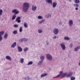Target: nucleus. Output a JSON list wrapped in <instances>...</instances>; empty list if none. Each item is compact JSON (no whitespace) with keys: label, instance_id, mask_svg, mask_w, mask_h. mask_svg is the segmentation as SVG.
<instances>
[{"label":"nucleus","instance_id":"nucleus-1","mask_svg":"<svg viewBox=\"0 0 80 80\" xmlns=\"http://www.w3.org/2000/svg\"><path fill=\"white\" fill-rule=\"evenodd\" d=\"M30 4L28 2H26L23 3L22 10L23 12H27L29 8Z\"/></svg>","mask_w":80,"mask_h":80},{"label":"nucleus","instance_id":"nucleus-2","mask_svg":"<svg viewBox=\"0 0 80 80\" xmlns=\"http://www.w3.org/2000/svg\"><path fill=\"white\" fill-rule=\"evenodd\" d=\"M46 59L48 61H52L53 60V57L52 55L49 53H48L46 56Z\"/></svg>","mask_w":80,"mask_h":80},{"label":"nucleus","instance_id":"nucleus-3","mask_svg":"<svg viewBox=\"0 0 80 80\" xmlns=\"http://www.w3.org/2000/svg\"><path fill=\"white\" fill-rule=\"evenodd\" d=\"M68 73L67 72L63 73V71H61L60 72L59 75H61L62 77L64 78L65 77H67Z\"/></svg>","mask_w":80,"mask_h":80},{"label":"nucleus","instance_id":"nucleus-4","mask_svg":"<svg viewBox=\"0 0 80 80\" xmlns=\"http://www.w3.org/2000/svg\"><path fill=\"white\" fill-rule=\"evenodd\" d=\"M60 45L62 50H65L66 49V47H65V43L62 42L60 43Z\"/></svg>","mask_w":80,"mask_h":80},{"label":"nucleus","instance_id":"nucleus-5","mask_svg":"<svg viewBox=\"0 0 80 80\" xmlns=\"http://www.w3.org/2000/svg\"><path fill=\"white\" fill-rule=\"evenodd\" d=\"M58 29L57 28H55L53 30V32L55 35H57L58 33Z\"/></svg>","mask_w":80,"mask_h":80},{"label":"nucleus","instance_id":"nucleus-6","mask_svg":"<svg viewBox=\"0 0 80 80\" xmlns=\"http://www.w3.org/2000/svg\"><path fill=\"white\" fill-rule=\"evenodd\" d=\"M12 12L13 13H15V15L16 14H18V13H19V11L16 9H14L12 10Z\"/></svg>","mask_w":80,"mask_h":80},{"label":"nucleus","instance_id":"nucleus-7","mask_svg":"<svg viewBox=\"0 0 80 80\" xmlns=\"http://www.w3.org/2000/svg\"><path fill=\"white\" fill-rule=\"evenodd\" d=\"M74 7L75 8V10H78V7H79V5L77 4H74Z\"/></svg>","mask_w":80,"mask_h":80},{"label":"nucleus","instance_id":"nucleus-8","mask_svg":"<svg viewBox=\"0 0 80 80\" xmlns=\"http://www.w3.org/2000/svg\"><path fill=\"white\" fill-rule=\"evenodd\" d=\"M68 24L69 26H72L73 24V20H70L69 21Z\"/></svg>","mask_w":80,"mask_h":80},{"label":"nucleus","instance_id":"nucleus-9","mask_svg":"<svg viewBox=\"0 0 80 80\" xmlns=\"http://www.w3.org/2000/svg\"><path fill=\"white\" fill-rule=\"evenodd\" d=\"M52 5L53 8H55L57 7V2H54L52 3Z\"/></svg>","mask_w":80,"mask_h":80},{"label":"nucleus","instance_id":"nucleus-10","mask_svg":"<svg viewBox=\"0 0 80 80\" xmlns=\"http://www.w3.org/2000/svg\"><path fill=\"white\" fill-rule=\"evenodd\" d=\"M73 72H72L71 71L70 72H69L68 74H67V77H71V76H72V75H73Z\"/></svg>","mask_w":80,"mask_h":80},{"label":"nucleus","instance_id":"nucleus-11","mask_svg":"<svg viewBox=\"0 0 80 80\" xmlns=\"http://www.w3.org/2000/svg\"><path fill=\"white\" fill-rule=\"evenodd\" d=\"M37 6H35L33 5H32V11H35L36 10H37Z\"/></svg>","mask_w":80,"mask_h":80},{"label":"nucleus","instance_id":"nucleus-12","mask_svg":"<svg viewBox=\"0 0 80 80\" xmlns=\"http://www.w3.org/2000/svg\"><path fill=\"white\" fill-rule=\"evenodd\" d=\"M45 17L49 19L51 17V14L50 13H48L45 15Z\"/></svg>","mask_w":80,"mask_h":80},{"label":"nucleus","instance_id":"nucleus-13","mask_svg":"<svg viewBox=\"0 0 80 80\" xmlns=\"http://www.w3.org/2000/svg\"><path fill=\"white\" fill-rule=\"evenodd\" d=\"M16 45H17V42H14L11 45V48H15Z\"/></svg>","mask_w":80,"mask_h":80},{"label":"nucleus","instance_id":"nucleus-14","mask_svg":"<svg viewBox=\"0 0 80 80\" xmlns=\"http://www.w3.org/2000/svg\"><path fill=\"white\" fill-rule=\"evenodd\" d=\"M46 2L48 4H52V0H46Z\"/></svg>","mask_w":80,"mask_h":80},{"label":"nucleus","instance_id":"nucleus-15","mask_svg":"<svg viewBox=\"0 0 80 80\" xmlns=\"http://www.w3.org/2000/svg\"><path fill=\"white\" fill-rule=\"evenodd\" d=\"M6 59L7 60H8L10 61H12V58L9 56H7L6 57Z\"/></svg>","mask_w":80,"mask_h":80},{"label":"nucleus","instance_id":"nucleus-16","mask_svg":"<svg viewBox=\"0 0 80 80\" xmlns=\"http://www.w3.org/2000/svg\"><path fill=\"white\" fill-rule=\"evenodd\" d=\"M17 48L19 52H22V48L20 46H18Z\"/></svg>","mask_w":80,"mask_h":80},{"label":"nucleus","instance_id":"nucleus-17","mask_svg":"<svg viewBox=\"0 0 80 80\" xmlns=\"http://www.w3.org/2000/svg\"><path fill=\"white\" fill-rule=\"evenodd\" d=\"M48 75V74H47V73H45L43 74H42L41 75V78H43V77H46V76H47Z\"/></svg>","mask_w":80,"mask_h":80},{"label":"nucleus","instance_id":"nucleus-18","mask_svg":"<svg viewBox=\"0 0 80 80\" xmlns=\"http://www.w3.org/2000/svg\"><path fill=\"white\" fill-rule=\"evenodd\" d=\"M20 18H21L20 17H17L16 18V21H17L18 23H20V22H21V20H20Z\"/></svg>","mask_w":80,"mask_h":80},{"label":"nucleus","instance_id":"nucleus-19","mask_svg":"<svg viewBox=\"0 0 80 80\" xmlns=\"http://www.w3.org/2000/svg\"><path fill=\"white\" fill-rule=\"evenodd\" d=\"M38 33H42L43 32V29H38Z\"/></svg>","mask_w":80,"mask_h":80},{"label":"nucleus","instance_id":"nucleus-20","mask_svg":"<svg viewBox=\"0 0 80 80\" xmlns=\"http://www.w3.org/2000/svg\"><path fill=\"white\" fill-rule=\"evenodd\" d=\"M43 61L42 60H41L38 63V65H41L43 63Z\"/></svg>","mask_w":80,"mask_h":80},{"label":"nucleus","instance_id":"nucleus-21","mask_svg":"<svg viewBox=\"0 0 80 80\" xmlns=\"http://www.w3.org/2000/svg\"><path fill=\"white\" fill-rule=\"evenodd\" d=\"M33 61H30L28 62V63L27 64V65H32L33 63Z\"/></svg>","mask_w":80,"mask_h":80},{"label":"nucleus","instance_id":"nucleus-22","mask_svg":"<svg viewBox=\"0 0 80 80\" xmlns=\"http://www.w3.org/2000/svg\"><path fill=\"white\" fill-rule=\"evenodd\" d=\"M23 61H24V59L22 58H21L20 59L19 62L21 63H23Z\"/></svg>","mask_w":80,"mask_h":80},{"label":"nucleus","instance_id":"nucleus-23","mask_svg":"<svg viewBox=\"0 0 80 80\" xmlns=\"http://www.w3.org/2000/svg\"><path fill=\"white\" fill-rule=\"evenodd\" d=\"M64 39L65 40H69L70 39V38L68 36H66L64 38Z\"/></svg>","mask_w":80,"mask_h":80},{"label":"nucleus","instance_id":"nucleus-24","mask_svg":"<svg viewBox=\"0 0 80 80\" xmlns=\"http://www.w3.org/2000/svg\"><path fill=\"white\" fill-rule=\"evenodd\" d=\"M80 46H79L74 48V51L77 52V51H78V49H80Z\"/></svg>","mask_w":80,"mask_h":80},{"label":"nucleus","instance_id":"nucleus-25","mask_svg":"<svg viewBox=\"0 0 80 80\" xmlns=\"http://www.w3.org/2000/svg\"><path fill=\"white\" fill-rule=\"evenodd\" d=\"M4 38L6 39H7V38H8V34L5 33L4 35Z\"/></svg>","mask_w":80,"mask_h":80},{"label":"nucleus","instance_id":"nucleus-26","mask_svg":"<svg viewBox=\"0 0 80 80\" xmlns=\"http://www.w3.org/2000/svg\"><path fill=\"white\" fill-rule=\"evenodd\" d=\"M28 50V48L25 47L24 49V51L25 52H27Z\"/></svg>","mask_w":80,"mask_h":80},{"label":"nucleus","instance_id":"nucleus-27","mask_svg":"<svg viewBox=\"0 0 80 80\" xmlns=\"http://www.w3.org/2000/svg\"><path fill=\"white\" fill-rule=\"evenodd\" d=\"M74 1L76 3H80V0H74Z\"/></svg>","mask_w":80,"mask_h":80},{"label":"nucleus","instance_id":"nucleus-28","mask_svg":"<svg viewBox=\"0 0 80 80\" xmlns=\"http://www.w3.org/2000/svg\"><path fill=\"white\" fill-rule=\"evenodd\" d=\"M24 79L25 80H29L30 78H29V76H27Z\"/></svg>","mask_w":80,"mask_h":80},{"label":"nucleus","instance_id":"nucleus-29","mask_svg":"<svg viewBox=\"0 0 80 80\" xmlns=\"http://www.w3.org/2000/svg\"><path fill=\"white\" fill-rule=\"evenodd\" d=\"M38 18L39 20H41V19H43V17L42 16H39L38 17Z\"/></svg>","mask_w":80,"mask_h":80},{"label":"nucleus","instance_id":"nucleus-30","mask_svg":"<svg viewBox=\"0 0 80 80\" xmlns=\"http://www.w3.org/2000/svg\"><path fill=\"white\" fill-rule=\"evenodd\" d=\"M24 26L25 28H27L28 27V24L27 23H24Z\"/></svg>","mask_w":80,"mask_h":80},{"label":"nucleus","instance_id":"nucleus-31","mask_svg":"<svg viewBox=\"0 0 80 80\" xmlns=\"http://www.w3.org/2000/svg\"><path fill=\"white\" fill-rule=\"evenodd\" d=\"M5 33V32L4 31H1L0 32V35H3Z\"/></svg>","mask_w":80,"mask_h":80},{"label":"nucleus","instance_id":"nucleus-32","mask_svg":"<svg viewBox=\"0 0 80 80\" xmlns=\"http://www.w3.org/2000/svg\"><path fill=\"white\" fill-rule=\"evenodd\" d=\"M16 17H17V16L15 14L12 17V20H15Z\"/></svg>","mask_w":80,"mask_h":80},{"label":"nucleus","instance_id":"nucleus-33","mask_svg":"<svg viewBox=\"0 0 80 80\" xmlns=\"http://www.w3.org/2000/svg\"><path fill=\"white\" fill-rule=\"evenodd\" d=\"M45 21V20L43 19V20H42L41 21H39V23L41 24V23H43V22H44Z\"/></svg>","mask_w":80,"mask_h":80},{"label":"nucleus","instance_id":"nucleus-34","mask_svg":"<svg viewBox=\"0 0 80 80\" xmlns=\"http://www.w3.org/2000/svg\"><path fill=\"white\" fill-rule=\"evenodd\" d=\"M40 58L41 60H44V59L45 58V56H41Z\"/></svg>","mask_w":80,"mask_h":80},{"label":"nucleus","instance_id":"nucleus-35","mask_svg":"<svg viewBox=\"0 0 80 80\" xmlns=\"http://www.w3.org/2000/svg\"><path fill=\"white\" fill-rule=\"evenodd\" d=\"M60 76V75H58V76H56V77H53V78H58V77H59Z\"/></svg>","mask_w":80,"mask_h":80},{"label":"nucleus","instance_id":"nucleus-36","mask_svg":"<svg viewBox=\"0 0 80 80\" xmlns=\"http://www.w3.org/2000/svg\"><path fill=\"white\" fill-rule=\"evenodd\" d=\"M71 80H75V78L73 77V76H71L70 78Z\"/></svg>","mask_w":80,"mask_h":80},{"label":"nucleus","instance_id":"nucleus-37","mask_svg":"<svg viewBox=\"0 0 80 80\" xmlns=\"http://www.w3.org/2000/svg\"><path fill=\"white\" fill-rule=\"evenodd\" d=\"M2 13H3V10L2 9H0V16H2Z\"/></svg>","mask_w":80,"mask_h":80},{"label":"nucleus","instance_id":"nucleus-38","mask_svg":"<svg viewBox=\"0 0 80 80\" xmlns=\"http://www.w3.org/2000/svg\"><path fill=\"white\" fill-rule=\"evenodd\" d=\"M69 47L70 48H72L73 47V44H72V43H70V45L69 46Z\"/></svg>","mask_w":80,"mask_h":80},{"label":"nucleus","instance_id":"nucleus-39","mask_svg":"<svg viewBox=\"0 0 80 80\" xmlns=\"http://www.w3.org/2000/svg\"><path fill=\"white\" fill-rule=\"evenodd\" d=\"M14 27H15V28H18V24H15L13 25Z\"/></svg>","mask_w":80,"mask_h":80},{"label":"nucleus","instance_id":"nucleus-40","mask_svg":"<svg viewBox=\"0 0 80 80\" xmlns=\"http://www.w3.org/2000/svg\"><path fill=\"white\" fill-rule=\"evenodd\" d=\"M22 28H23V27H21L19 29V32H22Z\"/></svg>","mask_w":80,"mask_h":80},{"label":"nucleus","instance_id":"nucleus-41","mask_svg":"<svg viewBox=\"0 0 80 80\" xmlns=\"http://www.w3.org/2000/svg\"><path fill=\"white\" fill-rule=\"evenodd\" d=\"M13 34H17V31L15 30V31H14L13 32Z\"/></svg>","mask_w":80,"mask_h":80},{"label":"nucleus","instance_id":"nucleus-42","mask_svg":"<svg viewBox=\"0 0 80 80\" xmlns=\"http://www.w3.org/2000/svg\"><path fill=\"white\" fill-rule=\"evenodd\" d=\"M3 39V37L1 35H0V41H2Z\"/></svg>","mask_w":80,"mask_h":80},{"label":"nucleus","instance_id":"nucleus-43","mask_svg":"<svg viewBox=\"0 0 80 80\" xmlns=\"http://www.w3.org/2000/svg\"><path fill=\"white\" fill-rule=\"evenodd\" d=\"M23 41L24 42H27V41L28 40V39L27 38H23Z\"/></svg>","mask_w":80,"mask_h":80},{"label":"nucleus","instance_id":"nucleus-44","mask_svg":"<svg viewBox=\"0 0 80 80\" xmlns=\"http://www.w3.org/2000/svg\"><path fill=\"white\" fill-rule=\"evenodd\" d=\"M23 38L19 40V42H23Z\"/></svg>","mask_w":80,"mask_h":80},{"label":"nucleus","instance_id":"nucleus-45","mask_svg":"<svg viewBox=\"0 0 80 80\" xmlns=\"http://www.w3.org/2000/svg\"><path fill=\"white\" fill-rule=\"evenodd\" d=\"M57 38V36H54L53 38L52 39H56Z\"/></svg>","mask_w":80,"mask_h":80},{"label":"nucleus","instance_id":"nucleus-46","mask_svg":"<svg viewBox=\"0 0 80 80\" xmlns=\"http://www.w3.org/2000/svg\"><path fill=\"white\" fill-rule=\"evenodd\" d=\"M48 44H49L48 41H46V45H48Z\"/></svg>","mask_w":80,"mask_h":80},{"label":"nucleus","instance_id":"nucleus-47","mask_svg":"<svg viewBox=\"0 0 80 80\" xmlns=\"http://www.w3.org/2000/svg\"><path fill=\"white\" fill-rule=\"evenodd\" d=\"M59 24L60 25H62V23L61 22H59Z\"/></svg>","mask_w":80,"mask_h":80},{"label":"nucleus","instance_id":"nucleus-48","mask_svg":"<svg viewBox=\"0 0 80 80\" xmlns=\"http://www.w3.org/2000/svg\"><path fill=\"white\" fill-rule=\"evenodd\" d=\"M78 22H79V23H80V19L78 20Z\"/></svg>","mask_w":80,"mask_h":80},{"label":"nucleus","instance_id":"nucleus-49","mask_svg":"<svg viewBox=\"0 0 80 80\" xmlns=\"http://www.w3.org/2000/svg\"><path fill=\"white\" fill-rule=\"evenodd\" d=\"M69 2H72V0H69Z\"/></svg>","mask_w":80,"mask_h":80},{"label":"nucleus","instance_id":"nucleus-50","mask_svg":"<svg viewBox=\"0 0 80 80\" xmlns=\"http://www.w3.org/2000/svg\"><path fill=\"white\" fill-rule=\"evenodd\" d=\"M78 64L79 65H80V62Z\"/></svg>","mask_w":80,"mask_h":80},{"label":"nucleus","instance_id":"nucleus-51","mask_svg":"<svg viewBox=\"0 0 80 80\" xmlns=\"http://www.w3.org/2000/svg\"><path fill=\"white\" fill-rule=\"evenodd\" d=\"M1 75V74H0V75Z\"/></svg>","mask_w":80,"mask_h":80}]
</instances>
